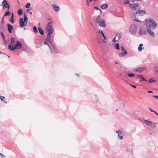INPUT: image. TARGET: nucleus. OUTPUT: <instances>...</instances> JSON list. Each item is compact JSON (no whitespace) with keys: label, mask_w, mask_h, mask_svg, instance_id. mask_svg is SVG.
Here are the masks:
<instances>
[{"label":"nucleus","mask_w":158,"mask_h":158,"mask_svg":"<svg viewBox=\"0 0 158 158\" xmlns=\"http://www.w3.org/2000/svg\"><path fill=\"white\" fill-rule=\"evenodd\" d=\"M52 22H49L46 26L47 32V38L44 41L52 40L51 39V35L53 33L54 31V29L52 27Z\"/></svg>","instance_id":"nucleus-1"},{"label":"nucleus","mask_w":158,"mask_h":158,"mask_svg":"<svg viewBox=\"0 0 158 158\" xmlns=\"http://www.w3.org/2000/svg\"><path fill=\"white\" fill-rule=\"evenodd\" d=\"M44 44L48 45L50 49V51L53 53H57L59 52L58 50L53 44L52 40L44 41Z\"/></svg>","instance_id":"nucleus-2"},{"label":"nucleus","mask_w":158,"mask_h":158,"mask_svg":"<svg viewBox=\"0 0 158 158\" xmlns=\"http://www.w3.org/2000/svg\"><path fill=\"white\" fill-rule=\"evenodd\" d=\"M145 24L150 28H155L157 26V23L153 19L149 18L146 19L145 21Z\"/></svg>","instance_id":"nucleus-3"},{"label":"nucleus","mask_w":158,"mask_h":158,"mask_svg":"<svg viewBox=\"0 0 158 158\" xmlns=\"http://www.w3.org/2000/svg\"><path fill=\"white\" fill-rule=\"evenodd\" d=\"M22 46L21 43L19 41L16 42V44L14 47L12 46L10 44L8 46V48L11 51H14L16 49H18L21 48Z\"/></svg>","instance_id":"nucleus-4"},{"label":"nucleus","mask_w":158,"mask_h":158,"mask_svg":"<svg viewBox=\"0 0 158 158\" xmlns=\"http://www.w3.org/2000/svg\"><path fill=\"white\" fill-rule=\"evenodd\" d=\"M137 26L135 24H131L129 27V31L132 35L135 34L137 32Z\"/></svg>","instance_id":"nucleus-5"},{"label":"nucleus","mask_w":158,"mask_h":158,"mask_svg":"<svg viewBox=\"0 0 158 158\" xmlns=\"http://www.w3.org/2000/svg\"><path fill=\"white\" fill-rule=\"evenodd\" d=\"M129 7L132 10H136L137 8L139 7V4L138 3H129Z\"/></svg>","instance_id":"nucleus-6"},{"label":"nucleus","mask_w":158,"mask_h":158,"mask_svg":"<svg viewBox=\"0 0 158 158\" xmlns=\"http://www.w3.org/2000/svg\"><path fill=\"white\" fill-rule=\"evenodd\" d=\"M2 4L0 5L3 6V9H4L7 8L8 9V10L9 9V5L6 0H3L2 2Z\"/></svg>","instance_id":"nucleus-7"},{"label":"nucleus","mask_w":158,"mask_h":158,"mask_svg":"<svg viewBox=\"0 0 158 158\" xmlns=\"http://www.w3.org/2000/svg\"><path fill=\"white\" fill-rule=\"evenodd\" d=\"M19 26L21 27H23L24 26H26V24H25V22L23 21V18L19 19Z\"/></svg>","instance_id":"nucleus-8"},{"label":"nucleus","mask_w":158,"mask_h":158,"mask_svg":"<svg viewBox=\"0 0 158 158\" xmlns=\"http://www.w3.org/2000/svg\"><path fill=\"white\" fill-rule=\"evenodd\" d=\"M147 30L148 33L152 37H155L154 33L151 31V29L150 27H147Z\"/></svg>","instance_id":"nucleus-9"},{"label":"nucleus","mask_w":158,"mask_h":158,"mask_svg":"<svg viewBox=\"0 0 158 158\" xmlns=\"http://www.w3.org/2000/svg\"><path fill=\"white\" fill-rule=\"evenodd\" d=\"M8 30L10 33H11L12 32L13 30V27L10 24H8L7 25Z\"/></svg>","instance_id":"nucleus-10"},{"label":"nucleus","mask_w":158,"mask_h":158,"mask_svg":"<svg viewBox=\"0 0 158 158\" xmlns=\"http://www.w3.org/2000/svg\"><path fill=\"white\" fill-rule=\"evenodd\" d=\"M145 69V68H144L142 67H139L138 69H135V71L138 72L139 73H142L143 71H144Z\"/></svg>","instance_id":"nucleus-11"},{"label":"nucleus","mask_w":158,"mask_h":158,"mask_svg":"<svg viewBox=\"0 0 158 158\" xmlns=\"http://www.w3.org/2000/svg\"><path fill=\"white\" fill-rule=\"evenodd\" d=\"M145 123L148 126H152L153 125V123L152 122L147 120H143Z\"/></svg>","instance_id":"nucleus-12"},{"label":"nucleus","mask_w":158,"mask_h":158,"mask_svg":"<svg viewBox=\"0 0 158 158\" xmlns=\"http://www.w3.org/2000/svg\"><path fill=\"white\" fill-rule=\"evenodd\" d=\"M137 13L138 14L141 15L142 16L146 14V12L145 10H138Z\"/></svg>","instance_id":"nucleus-13"},{"label":"nucleus","mask_w":158,"mask_h":158,"mask_svg":"<svg viewBox=\"0 0 158 158\" xmlns=\"http://www.w3.org/2000/svg\"><path fill=\"white\" fill-rule=\"evenodd\" d=\"M138 77L140 79V82H142L143 81H147V80L144 78L143 77L142 75H139L138 76Z\"/></svg>","instance_id":"nucleus-14"},{"label":"nucleus","mask_w":158,"mask_h":158,"mask_svg":"<svg viewBox=\"0 0 158 158\" xmlns=\"http://www.w3.org/2000/svg\"><path fill=\"white\" fill-rule=\"evenodd\" d=\"M99 25L100 26L104 27L106 26V23L105 20H102L100 21L99 23Z\"/></svg>","instance_id":"nucleus-15"},{"label":"nucleus","mask_w":158,"mask_h":158,"mask_svg":"<svg viewBox=\"0 0 158 158\" xmlns=\"http://www.w3.org/2000/svg\"><path fill=\"white\" fill-rule=\"evenodd\" d=\"M127 51H125L123 52H121L119 54V56L120 57H124V56L127 54Z\"/></svg>","instance_id":"nucleus-16"},{"label":"nucleus","mask_w":158,"mask_h":158,"mask_svg":"<svg viewBox=\"0 0 158 158\" xmlns=\"http://www.w3.org/2000/svg\"><path fill=\"white\" fill-rule=\"evenodd\" d=\"M52 6L53 8V9L55 10L56 11H58L59 10V7L56 5H53Z\"/></svg>","instance_id":"nucleus-17"},{"label":"nucleus","mask_w":158,"mask_h":158,"mask_svg":"<svg viewBox=\"0 0 158 158\" xmlns=\"http://www.w3.org/2000/svg\"><path fill=\"white\" fill-rule=\"evenodd\" d=\"M143 46V44H140L139 45V47H138V50L139 52H141L142 49L144 48L143 47H142Z\"/></svg>","instance_id":"nucleus-18"},{"label":"nucleus","mask_w":158,"mask_h":158,"mask_svg":"<svg viewBox=\"0 0 158 158\" xmlns=\"http://www.w3.org/2000/svg\"><path fill=\"white\" fill-rule=\"evenodd\" d=\"M108 7V4L106 3L103 4L101 6V7L102 9H106Z\"/></svg>","instance_id":"nucleus-19"},{"label":"nucleus","mask_w":158,"mask_h":158,"mask_svg":"<svg viewBox=\"0 0 158 158\" xmlns=\"http://www.w3.org/2000/svg\"><path fill=\"white\" fill-rule=\"evenodd\" d=\"M14 18V14L13 13L12 14L11 16V18L10 19V21L11 22V23H13L15 22L14 20L13 19Z\"/></svg>","instance_id":"nucleus-20"},{"label":"nucleus","mask_w":158,"mask_h":158,"mask_svg":"<svg viewBox=\"0 0 158 158\" xmlns=\"http://www.w3.org/2000/svg\"><path fill=\"white\" fill-rule=\"evenodd\" d=\"M38 30L39 31V32L40 33V34L41 35H44V32L43 31L41 27H39L38 28Z\"/></svg>","instance_id":"nucleus-21"},{"label":"nucleus","mask_w":158,"mask_h":158,"mask_svg":"<svg viewBox=\"0 0 158 158\" xmlns=\"http://www.w3.org/2000/svg\"><path fill=\"white\" fill-rule=\"evenodd\" d=\"M98 32L99 33H101L102 34V35L104 38V40H107L106 37L105 36L103 32L102 31H101L100 30Z\"/></svg>","instance_id":"nucleus-22"},{"label":"nucleus","mask_w":158,"mask_h":158,"mask_svg":"<svg viewBox=\"0 0 158 158\" xmlns=\"http://www.w3.org/2000/svg\"><path fill=\"white\" fill-rule=\"evenodd\" d=\"M24 15V19L23 21H24V22H27L28 21L27 20V16L26 14V13H24L23 14Z\"/></svg>","instance_id":"nucleus-23"},{"label":"nucleus","mask_w":158,"mask_h":158,"mask_svg":"<svg viewBox=\"0 0 158 158\" xmlns=\"http://www.w3.org/2000/svg\"><path fill=\"white\" fill-rule=\"evenodd\" d=\"M122 132H120L119 133H118V138L120 139H123V137L122 136Z\"/></svg>","instance_id":"nucleus-24"},{"label":"nucleus","mask_w":158,"mask_h":158,"mask_svg":"<svg viewBox=\"0 0 158 158\" xmlns=\"http://www.w3.org/2000/svg\"><path fill=\"white\" fill-rule=\"evenodd\" d=\"M115 48L117 50H119L120 47H119V44L118 43H117L115 44Z\"/></svg>","instance_id":"nucleus-25"},{"label":"nucleus","mask_w":158,"mask_h":158,"mask_svg":"<svg viewBox=\"0 0 158 158\" xmlns=\"http://www.w3.org/2000/svg\"><path fill=\"white\" fill-rule=\"evenodd\" d=\"M23 13V10L22 9L20 8L18 10V13L19 15H21Z\"/></svg>","instance_id":"nucleus-26"},{"label":"nucleus","mask_w":158,"mask_h":158,"mask_svg":"<svg viewBox=\"0 0 158 158\" xmlns=\"http://www.w3.org/2000/svg\"><path fill=\"white\" fill-rule=\"evenodd\" d=\"M100 15H98L96 20V23H98L99 22L101 21L100 19Z\"/></svg>","instance_id":"nucleus-27"},{"label":"nucleus","mask_w":158,"mask_h":158,"mask_svg":"<svg viewBox=\"0 0 158 158\" xmlns=\"http://www.w3.org/2000/svg\"><path fill=\"white\" fill-rule=\"evenodd\" d=\"M139 33L140 35H143V30L141 28H140L139 30Z\"/></svg>","instance_id":"nucleus-28"},{"label":"nucleus","mask_w":158,"mask_h":158,"mask_svg":"<svg viewBox=\"0 0 158 158\" xmlns=\"http://www.w3.org/2000/svg\"><path fill=\"white\" fill-rule=\"evenodd\" d=\"M10 12L9 11H7L5 13L3 17H4L5 16H6L7 15H10Z\"/></svg>","instance_id":"nucleus-29"},{"label":"nucleus","mask_w":158,"mask_h":158,"mask_svg":"<svg viewBox=\"0 0 158 158\" xmlns=\"http://www.w3.org/2000/svg\"><path fill=\"white\" fill-rule=\"evenodd\" d=\"M156 81V80H153L152 78H150L149 79L148 81V83H152L153 82H155Z\"/></svg>","instance_id":"nucleus-30"},{"label":"nucleus","mask_w":158,"mask_h":158,"mask_svg":"<svg viewBox=\"0 0 158 158\" xmlns=\"http://www.w3.org/2000/svg\"><path fill=\"white\" fill-rule=\"evenodd\" d=\"M5 98V97H4L0 96V98L1 99V100L2 101L4 102V103H7V102H5L4 99Z\"/></svg>","instance_id":"nucleus-31"},{"label":"nucleus","mask_w":158,"mask_h":158,"mask_svg":"<svg viewBox=\"0 0 158 158\" xmlns=\"http://www.w3.org/2000/svg\"><path fill=\"white\" fill-rule=\"evenodd\" d=\"M127 75L128 76L130 77H133L135 76V74L133 73H128Z\"/></svg>","instance_id":"nucleus-32"},{"label":"nucleus","mask_w":158,"mask_h":158,"mask_svg":"<svg viewBox=\"0 0 158 158\" xmlns=\"http://www.w3.org/2000/svg\"><path fill=\"white\" fill-rule=\"evenodd\" d=\"M116 38H117V40H118L120 39L121 38V35L119 34H118L116 35Z\"/></svg>","instance_id":"nucleus-33"},{"label":"nucleus","mask_w":158,"mask_h":158,"mask_svg":"<svg viewBox=\"0 0 158 158\" xmlns=\"http://www.w3.org/2000/svg\"><path fill=\"white\" fill-rule=\"evenodd\" d=\"M30 5H31L30 3L29 2V3H27L26 4L25 7L26 8H29L30 7Z\"/></svg>","instance_id":"nucleus-34"},{"label":"nucleus","mask_w":158,"mask_h":158,"mask_svg":"<svg viewBox=\"0 0 158 158\" xmlns=\"http://www.w3.org/2000/svg\"><path fill=\"white\" fill-rule=\"evenodd\" d=\"M33 31H34L35 33L38 32V30L37 28L35 26H34L33 27Z\"/></svg>","instance_id":"nucleus-35"},{"label":"nucleus","mask_w":158,"mask_h":158,"mask_svg":"<svg viewBox=\"0 0 158 158\" xmlns=\"http://www.w3.org/2000/svg\"><path fill=\"white\" fill-rule=\"evenodd\" d=\"M15 38H11V44H13L15 42Z\"/></svg>","instance_id":"nucleus-36"},{"label":"nucleus","mask_w":158,"mask_h":158,"mask_svg":"<svg viewBox=\"0 0 158 158\" xmlns=\"http://www.w3.org/2000/svg\"><path fill=\"white\" fill-rule=\"evenodd\" d=\"M1 35H2V37L3 38V40L4 41L5 43H6V40H5V37L4 36V34L2 32H1Z\"/></svg>","instance_id":"nucleus-37"},{"label":"nucleus","mask_w":158,"mask_h":158,"mask_svg":"<svg viewBox=\"0 0 158 158\" xmlns=\"http://www.w3.org/2000/svg\"><path fill=\"white\" fill-rule=\"evenodd\" d=\"M31 9V8L27 9V13H29L31 15H32V12L30 11Z\"/></svg>","instance_id":"nucleus-38"},{"label":"nucleus","mask_w":158,"mask_h":158,"mask_svg":"<svg viewBox=\"0 0 158 158\" xmlns=\"http://www.w3.org/2000/svg\"><path fill=\"white\" fill-rule=\"evenodd\" d=\"M134 21L137 22H139V23H141L142 22V21H141L140 20H139L138 19H134Z\"/></svg>","instance_id":"nucleus-39"},{"label":"nucleus","mask_w":158,"mask_h":158,"mask_svg":"<svg viewBox=\"0 0 158 158\" xmlns=\"http://www.w3.org/2000/svg\"><path fill=\"white\" fill-rule=\"evenodd\" d=\"M116 37H114V38H113V40H112V42L113 43L116 42V41H118L117 40H116Z\"/></svg>","instance_id":"nucleus-40"},{"label":"nucleus","mask_w":158,"mask_h":158,"mask_svg":"<svg viewBox=\"0 0 158 158\" xmlns=\"http://www.w3.org/2000/svg\"><path fill=\"white\" fill-rule=\"evenodd\" d=\"M147 34V32L146 30H143V35H145Z\"/></svg>","instance_id":"nucleus-41"},{"label":"nucleus","mask_w":158,"mask_h":158,"mask_svg":"<svg viewBox=\"0 0 158 158\" xmlns=\"http://www.w3.org/2000/svg\"><path fill=\"white\" fill-rule=\"evenodd\" d=\"M155 69L156 72L158 73V64L156 65Z\"/></svg>","instance_id":"nucleus-42"},{"label":"nucleus","mask_w":158,"mask_h":158,"mask_svg":"<svg viewBox=\"0 0 158 158\" xmlns=\"http://www.w3.org/2000/svg\"><path fill=\"white\" fill-rule=\"evenodd\" d=\"M148 109H149L152 112H155V111L152 110L151 108H150V107H148Z\"/></svg>","instance_id":"nucleus-43"},{"label":"nucleus","mask_w":158,"mask_h":158,"mask_svg":"<svg viewBox=\"0 0 158 158\" xmlns=\"http://www.w3.org/2000/svg\"><path fill=\"white\" fill-rule=\"evenodd\" d=\"M121 49L122 50L123 52H124V51H126L123 46H122L121 47Z\"/></svg>","instance_id":"nucleus-44"},{"label":"nucleus","mask_w":158,"mask_h":158,"mask_svg":"<svg viewBox=\"0 0 158 158\" xmlns=\"http://www.w3.org/2000/svg\"><path fill=\"white\" fill-rule=\"evenodd\" d=\"M138 14V13H137V11L135 12V13H134L133 14V16H135H135L136 15Z\"/></svg>","instance_id":"nucleus-45"},{"label":"nucleus","mask_w":158,"mask_h":158,"mask_svg":"<svg viewBox=\"0 0 158 158\" xmlns=\"http://www.w3.org/2000/svg\"><path fill=\"white\" fill-rule=\"evenodd\" d=\"M4 17H3V18H2V20L1 22V23L2 24L4 23Z\"/></svg>","instance_id":"nucleus-46"},{"label":"nucleus","mask_w":158,"mask_h":158,"mask_svg":"<svg viewBox=\"0 0 158 158\" xmlns=\"http://www.w3.org/2000/svg\"><path fill=\"white\" fill-rule=\"evenodd\" d=\"M94 8L96 10H100V9H99V8L98 7V6H95L94 7Z\"/></svg>","instance_id":"nucleus-47"},{"label":"nucleus","mask_w":158,"mask_h":158,"mask_svg":"<svg viewBox=\"0 0 158 158\" xmlns=\"http://www.w3.org/2000/svg\"><path fill=\"white\" fill-rule=\"evenodd\" d=\"M130 85L133 88H136V86L135 85H132L131 84H130Z\"/></svg>","instance_id":"nucleus-48"},{"label":"nucleus","mask_w":158,"mask_h":158,"mask_svg":"<svg viewBox=\"0 0 158 158\" xmlns=\"http://www.w3.org/2000/svg\"><path fill=\"white\" fill-rule=\"evenodd\" d=\"M116 132L118 134V133H119L120 132H122L120 130H118V131H116Z\"/></svg>","instance_id":"nucleus-49"},{"label":"nucleus","mask_w":158,"mask_h":158,"mask_svg":"<svg viewBox=\"0 0 158 158\" xmlns=\"http://www.w3.org/2000/svg\"><path fill=\"white\" fill-rule=\"evenodd\" d=\"M86 4L88 6H89V2L88 0H86Z\"/></svg>","instance_id":"nucleus-50"},{"label":"nucleus","mask_w":158,"mask_h":158,"mask_svg":"<svg viewBox=\"0 0 158 158\" xmlns=\"http://www.w3.org/2000/svg\"><path fill=\"white\" fill-rule=\"evenodd\" d=\"M154 97L155 98L158 99V96H154Z\"/></svg>","instance_id":"nucleus-51"},{"label":"nucleus","mask_w":158,"mask_h":158,"mask_svg":"<svg viewBox=\"0 0 158 158\" xmlns=\"http://www.w3.org/2000/svg\"><path fill=\"white\" fill-rule=\"evenodd\" d=\"M148 93H153V92L152 91H148Z\"/></svg>","instance_id":"nucleus-52"},{"label":"nucleus","mask_w":158,"mask_h":158,"mask_svg":"<svg viewBox=\"0 0 158 158\" xmlns=\"http://www.w3.org/2000/svg\"><path fill=\"white\" fill-rule=\"evenodd\" d=\"M154 113L156 115L158 116V114L156 111H155Z\"/></svg>","instance_id":"nucleus-53"},{"label":"nucleus","mask_w":158,"mask_h":158,"mask_svg":"<svg viewBox=\"0 0 158 158\" xmlns=\"http://www.w3.org/2000/svg\"><path fill=\"white\" fill-rule=\"evenodd\" d=\"M75 74L76 75H77V76H78V77H79V76H80V75H79V74H76V73H75Z\"/></svg>","instance_id":"nucleus-54"},{"label":"nucleus","mask_w":158,"mask_h":158,"mask_svg":"<svg viewBox=\"0 0 158 158\" xmlns=\"http://www.w3.org/2000/svg\"><path fill=\"white\" fill-rule=\"evenodd\" d=\"M142 0H135L136 1H141Z\"/></svg>","instance_id":"nucleus-55"},{"label":"nucleus","mask_w":158,"mask_h":158,"mask_svg":"<svg viewBox=\"0 0 158 158\" xmlns=\"http://www.w3.org/2000/svg\"><path fill=\"white\" fill-rule=\"evenodd\" d=\"M135 1V0H132V2H134Z\"/></svg>","instance_id":"nucleus-56"},{"label":"nucleus","mask_w":158,"mask_h":158,"mask_svg":"<svg viewBox=\"0 0 158 158\" xmlns=\"http://www.w3.org/2000/svg\"><path fill=\"white\" fill-rule=\"evenodd\" d=\"M115 64H118V62H117V61H115Z\"/></svg>","instance_id":"nucleus-57"},{"label":"nucleus","mask_w":158,"mask_h":158,"mask_svg":"<svg viewBox=\"0 0 158 158\" xmlns=\"http://www.w3.org/2000/svg\"><path fill=\"white\" fill-rule=\"evenodd\" d=\"M27 22H25V24H26V26L27 25Z\"/></svg>","instance_id":"nucleus-58"},{"label":"nucleus","mask_w":158,"mask_h":158,"mask_svg":"<svg viewBox=\"0 0 158 158\" xmlns=\"http://www.w3.org/2000/svg\"><path fill=\"white\" fill-rule=\"evenodd\" d=\"M27 22H25V24H26V26L27 25Z\"/></svg>","instance_id":"nucleus-59"},{"label":"nucleus","mask_w":158,"mask_h":158,"mask_svg":"<svg viewBox=\"0 0 158 158\" xmlns=\"http://www.w3.org/2000/svg\"><path fill=\"white\" fill-rule=\"evenodd\" d=\"M139 120L142 122H143V121H144L143 120H141L140 119H139Z\"/></svg>","instance_id":"nucleus-60"},{"label":"nucleus","mask_w":158,"mask_h":158,"mask_svg":"<svg viewBox=\"0 0 158 158\" xmlns=\"http://www.w3.org/2000/svg\"><path fill=\"white\" fill-rule=\"evenodd\" d=\"M156 124V123H153V125H155Z\"/></svg>","instance_id":"nucleus-61"},{"label":"nucleus","mask_w":158,"mask_h":158,"mask_svg":"<svg viewBox=\"0 0 158 158\" xmlns=\"http://www.w3.org/2000/svg\"><path fill=\"white\" fill-rule=\"evenodd\" d=\"M90 24L91 26L93 25V23L92 22H90Z\"/></svg>","instance_id":"nucleus-62"},{"label":"nucleus","mask_w":158,"mask_h":158,"mask_svg":"<svg viewBox=\"0 0 158 158\" xmlns=\"http://www.w3.org/2000/svg\"><path fill=\"white\" fill-rule=\"evenodd\" d=\"M100 10V11L101 13H102V10H101L100 9V10Z\"/></svg>","instance_id":"nucleus-63"},{"label":"nucleus","mask_w":158,"mask_h":158,"mask_svg":"<svg viewBox=\"0 0 158 158\" xmlns=\"http://www.w3.org/2000/svg\"><path fill=\"white\" fill-rule=\"evenodd\" d=\"M90 2H92V0H89Z\"/></svg>","instance_id":"nucleus-64"}]
</instances>
